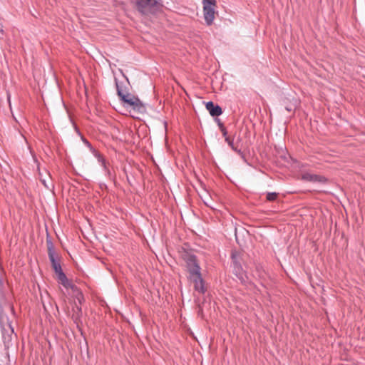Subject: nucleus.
I'll use <instances>...</instances> for the list:
<instances>
[{"mask_svg":"<svg viewBox=\"0 0 365 365\" xmlns=\"http://www.w3.org/2000/svg\"><path fill=\"white\" fill-rule=\"evenodd\" d=\"M189 279L194 284V289L200 294L206 292L205 282L201 275V268L195 256L190 255L186 260Z\"/></svg>","mask_w":365,"mask_h":365,"instance_id":"obj_1","label":"nucleus"},{"mask_svg":"<svg viewBox=\"0 0 365 365\" xmlns=\"http://www.w3.org/2000/svg\"><path fill=\"white\" fill-rule=\"evenodd\" d=\"M203 14L206 24L210 26L215 19L216 0H202Z\"/></svg>","mask_w":365,"mask_h":365,"instance_id":"obj_2","label":"nucleus"},{"mask_svg":"<svg viewBox=\"0 0 365 365\" xmlns=\"http://www.w3.org/2000/svg\"><path fill=\"white\" fill-rule=\"evenodd\" d=\"M137 9L143 14L147 15L155 11L157 0H135Z\"/></svg>","mask_w":365,"mask_h":365,"instance_id":"obj_3","label":"nucleus"},{"mask_svg":"<svg viewBox=\"0 0 365 365\" xmlns=\"http://www.w3.org/2000/svg\"><path fill=\"white\" fill-rule=\"evenodd\" d=\"M48 244V255L49 260L51 261L52 268L53 269L56 275L63 273L61 264L58 260V256L56 253L53 244L51 241L47 242Z\"/></svg>","mask_w":365,"mask_h":365,"instance_id":"obj_4","label":"nucleus"},{"mask_svg":"<svg viewBox=\"0 0 365 365\" xmlns=\"http://www.w3.org/2000/svg\"><path fill=\"white\" fill-rule=\"evenodd\" d=\"M232 259L233 266V272L235 276L239 279L242 283H245L247 279V276L243 270V268L240 263L237 261L238 253L237 252H232Z\"/></svg>","mask_w":365,"mask_h":365,"instance_id":"obj_5","label":"nucleus"},{"mask_svg":"<svg viewBox=\"0 0 365 365\" xmlns=\"http://www.w3.org/2000/svg\"><path fill=\"white\" fill-rule=\"evenodd\" d=\"M121 101L139 113H143L145 110V108L140 99L130 93L125 96H123Z\"/></svg>","mask_w":365,"mask_h":365,"instance_id":"obj_6","label":"nucleus"},{"mask_svg":"<svg viewBox=\"0 0 365 365\" xmlns=\"http://www.w3.org/2000/svg\"><path fill=\"white\" fill-rule=\"evenodd\" d=\"M302 179L304 181L326 183L327 180L324 176L312 174L309 173H304L302 175Z\"/></svg>","mask_w":365,"mask_h":365,"instance_id":"obj_7","label":"nucleus"},{"mask_svg":"<svg viewBox=\"0 0 365 365\" xmlns=\"http://www.w3.org/2000/svg\"><path fill=\"white\" fill-rule=\"evenodd\" d=\"M57 280L58 283H60L62 286H63L66 289H71L73 291H76L77 287L74 285L66 277L65 273H61L57 275Z\"/></svg>","mask_w":365,"mask_h":365,"instance_id":"obj_8","label":"nucleus"},{"mask_svg":"<svg viewBox=\"0 0 365 365\" xmlns=\"http://www.w3.org/2000/svg\"><path fill=\"white\" fill-rule=\"evenodd\" d=\"M206 109L212 116L217 117L222 113L221 107L215 105L212 101H209L206 103Z\"/></svg>","mask_w":365,"mask_h":365,"instance_id":"obj_9","label":"nucleus"},{"mask_svg":"<svg viewBox=\"0 0 365 365\" xmlns=\"http://www.w3.org/2000/svg\"><path fill=\"white\" fill-rule=\"evenodd\" d=\"M115 85H116L117 93L121 100L123 98V96H125L128 94L127 92V90H126V87L123 86L122 85V83H119L116 79H115Z\"/></svg>","mask_w":365,"mask_h":365,"instance_id":"obj_10","label":"nucleus"},{"mask_svg":"<svg viewBox=\"0 0 365 365\" xmlns=\"http://www.w3.org/2000/svg\"><path fill=\"white\" fill-rule=\"evenodd\" d=\"M229 146L236 153L241 155L242 151L240 149H237V148L235 145L233 139H231L230 137H226V139L225 140Z\"/></svg>","mask_w":365,"mask_h":365,"instance_id":"obj_11","label":"nucleus"},{"mask_svg":"<svg viewBox=\"0 0 365 365\" xmlns=\"http://www.w3.org/2000/svg\"><path fill=\"white\" fill-rule=\"evenodd\" d=\"M95 156L98 159V161L101 163V165L103 168L104 170L108 171L106 162L103 157L98 153H96Z\"/></svg>","mask_w":365,"mask_h":365,"instance_id":"obj_12","label":"nucleus"},{"mask_svg":"<svg viewBox=\"0 0 365 365\" xmlns=\"http://www.w3.org/2000/svg\"><path fill=\"white\" fill-rule=\"evenodd\" d=\"M277 197V193L276 192H268L267 194V200L269 201H274Z\"/></svg>","mask_w":365,"mask_h":365,"instance_id":"obj_13","label":"nucleus"},{"mask_svg":"<svg viewBox=\"0 0 365 365\" xmlns=\"http://www.w3.org/2000/svg\"><path fill=\"white\" fill-rule=\"evenodd\" d=\"M3 278H4V271L0 269V290L2 289L3 285H4Z\"/></svg>","mask_w":365,"mask_h":365,"instance_id":"obj_14","label":"nucleus"},{"mask_svg":"<svg viewBox=\"0 0 365 365\" xmlns=\"http://www.w3.org/2000/svg\"><path fill=\"white\" fill-rule=\"evenodd\" d=\"M220 131L222 132V135L225 137V140L226 139V137H228L227 136V131L226 130L225 128H222Z\"/></svg>","mask_w":365,"mask_h":365,"instance_id":"obj_15","label":"nucleus"},{"mask_svg":"<svg viewBox=\"0 0 365 365\" xmlns=\"http://www.w3.org/2000/svg\"><path fill=\"white\" fill-rule=\"evenodd\" d=\"M217 125L220 128V130H221L222 128H225L220 119H217Z\"/></svg>","mask_w":365,"mask_h":365,"instance_id":"obj_16","label":"nucleus"},{"mask_svg":"<svg viewBox=\"0 0 365 365\" xmlns=\"http://www.w3.org/2000/svg\"><path fill=\"white\" fill-rule=\"evenodd\" d=\"M41 182L43 184V185L46 187H48V185H46V180H41Z\"/></svg>","mask_w":365,"mask_h":365,"instance_id":"obj_17","label":"nucleus"},{"mask_svg":"<svg viewBox=\"0 0 365 365\" xmlns=\"http://www.w3.org/2000/svg\"><path fill=\"white\" fill-rule=\"evenodd\" d=\"M8 326H9V329H11V333H13L14 332V329H12L11 324H9Z\"/></svg>","mask_w":365,"mask_h":365,"instance_id":"obj_18","label":"nucleus"},{"mask_svg":"<svg viewBox=\"0 0 365 365\" xmlns=\"http://www.w3.org/2000/svg\"><path fill=\"white\" fill-rule=\"evenodd\" d=\"M84 142H85V144H87V145H90V144H89V143H88V141H87L86 140H84Z\"/></svg>","mask_w":365,"mask_h":365,"instance_id":"obj_19","label":"nucleus"},{"mask_svg":"<svg viewBox=\"0 0 365 365\" xmlns=\"http://www.w3.org/2000/svg\"><path fill=\"white\" fill-rule=\"evenodd\" d=\"M286 109H287L288 111H290V110H291V108H286Z\"/></svg>","mask_w":365,"mask_h":365,"instance_id":"obj_20","label":"nucleus"},{"mask_svg":"<svg viewBox=\"0 0 365 365\" xmlns=\"http://www.w3.org/2000/svg\"><path fill=\"white\" fill-rule=\"evenodd\" d=\"M11 310L13 311V307L11 306L9 307Z\"/></svg>","mask_w":365,"mask_h":365,"instance_id":"obj_21","label":"nucleus"}]
</instances>
